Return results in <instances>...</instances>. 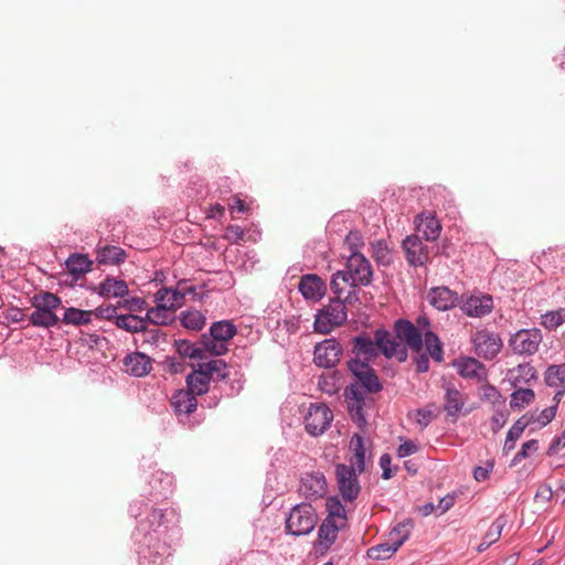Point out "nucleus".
I'll list each match as a JSON object with an SVG mask.
<instances>
[{"instance_id": "0eeeda50", "label": "nucleus", "mask_w": 565, "mask_h": 565, "mask_svg": "<svg viewBox=\"0 0 565 565\" xmlns=\"http://www.w3.org/2000/svg\"><path fill=\"white\" fill-rule=\"evenodd\" d=\"M342 355V347L340 342L334 339H326L315 347L313 362L316 365L324 369L334 367Z\"/></svg>"}, {"instance_id": "680f3d73", "label": "nucleus", "mask_w": 565, "mask_h": 565, "mask_svg": "<svg viewBox=\"0 0 565 565\" xmlns=\"http://www.w3.org/2000/svg\"><path fill=\"white\" fill-rule=\"evenodd\" d=\"M124 306L129 311H142L147 308L146 300L138 297L126 299Z\"/></svg>"}, {"instance_id": "79ce46f5", "label": "nucleus", "mask_w": 565, "mask_h": 565, "mask_svg": "<svg viewBox=\"0 0 565 565\" xmlns=\"http://www.w3.org/2000/svg\"><path fill=\"white\" fill-rule=\"evenodd\" d=\"M60 319L54 312L34 308L30 316V322L34 327L50 328L58 323Z\"/></svg>"}, {"instance_id": "c03bdc74", "label": "nucleus", "mask_w": 565, "mask_h": 565, "mask_svg": "<svg viewBox=\"0 0 565 565\" xmlns=\"http://www.w3.org/2000/svg\"><path fill=\"white\" fill-rule=\"evenodd\" d=\"M546 385L551 387L565 386V365H551L547 367L544 376Z\"/></svg>"}, {"instance_id": "5701e85b", "label": "nucleus", "mask_w": 565, "mask_h": 565, "mask_svg": "<svg viewBox=\"0 0 565 565\" xmlns=\"http://www.w3.org/2000/svg\"><path fill=\"white\" fill-rule=\"evenodd\" d=\"M171 405L177 414L189 415L196 409L198 401L189 390H179L172 395Z\"/></svg>"}, {"instance_id": "bf43d9fd", "label": "nucleus", "mask_w": 565, "mask_h": 565, "mask_svg": "<svg viewBox=\"0 0 565 565\" xmlns=\"http://www.w3.org/2000/svg\"><path fill=\"white\" fill-rule=\"evenodd\" d=\"M418 451V445L409 439H402L401 445L397 448V456L404 458L416 454Z\"/></svg>"}, {"instance_id": "6e6d98bb", "label": "nucleus", "mask_w": 565, "mask_h": 565, "mask_svg": "<svg viewBox=\"0 0 565 565\" xmlns=\"http://www.w3.org/2000/svg\"><path fill=\"white\" fill-rule=\"evenodd\" d=\"M504 525H505L504 518L503 516L497 518L490 525V527L487 531L483 539L486 541H488L490 544H493L494 542H497L500 539Z\"/></svg>"}, {"instance_id": "b1692460", "label": "nucleus", "mask_w": 565, "mask_h": 565, "mask_svg": "<svg viewBox=\"0 0 565 565\" xmlns=\"http://www.w3.org/2000/svg\"><path fill=\"white\" fill-rule=\"evenodd\" d=\"M512 386L520 387L529 384L536 379L535 369L530 363L519 364L516 367L510 369L507 374Z\"/></svg>"}, {"instance_id": "e433bc0d", "label": "nucleus", "mask_w": 565, "mask_h": 565, "mask_svg": "<svg viewBox=\"0 0 565 565\" xmlns=\"http://www.w3.org/2000/svg\"><path fill=\"white\" fill-rule=\"evenodd\" d=\"M412 529H413L412 520L407 519V520H404L403 522H399L388 533L387 539L393 543L391 545L396 546L398 548L408 539Z\"/></svg>"}, {"instance_id": "20e7f679", "label": "nucleus", "mask_w": 565, "mask_h": 565, "mask_svg": "<svg viewBox=\"0 0 565 565\" xmlns=\"http://www.w3.org/2000/svg\"><path fill=\"white\" fill-rule=\"evenodd\" d=\"M333 419L331 409L326 404H311L305 416V428L311 436L322 435Z\"/></svg>"}, {"instance_id": "39448f33", "label": "nucleus", "mask_w": 565, "mask_h": 565, "mask_svg": "<svg viewBox=\"0 0 565 565\" xmlns=\"http://www.w3.org/2000/svg\"><path fill=\"white\" fill-rule=\"evenodd\" d=\"M542 342L539 329H522L516 331L509 341L511 350L519 355H533Z\"/></svg>"}, {"instance_id": "a878e982", "label": "nucleus", "mask_w": 565, "mask_h": 565, "mask_svg": "<svg viewBox=\"0 0 565 565\" xmlns=\"http://www.w3.org/2000/svg\"><path fill=\"white\" fill-rule=\"evenodd\" d=\"M350 449L353 452V457L351 459L352 467L356 468L360 473L363 472L365 470L366 448L362 436L354 434L351 437Z\"/></svg>"}, {"instance_id": "cd10ccee", "label": "nucleus", "mask_w": 565, "mask_h": 565, "mask_svg": "<svg viewBox=\"0 0 565 565\" xmlns=\"http://www.w3.org/2000/svg\"><path fill=\"white\" fill-rule=\"evenodd\" d=\"M99 295L106 298H119L128 294L126 281L115 278H106L100 282Z\"/></svg>"}, {"instance_id": "ddd939ff", "label": "nucleus", "mask_w": 565, "mask_h": 565, "mask_svg": "<svg viewBox=\"0 0 565 565\" xmlns=\"http://www.w3.org/2000/svg\"><path fill=\"white\" fill-rule=\"evenodd\" d=\"M298 289L306 300L320 301L326 292V282L316 274H307L300 278Z\"/></svg>"}, {"instance_id": "7c9ffc66", "label": "nucleus", "mask_w": 565, "mask_h": 565, "mask_svg": "<svg viewBox=\"0 0 565 565\" xmlns=\"http://www.w3.org/2000/svg\"><path fill=\"white\" fill-rule=\"evenodd\" d=\"M347 287L351 288V281L345 275L344 270H338L332 275L331 281H330V288L332 292L337 296V299L342 300L341 298H344V302L350 301L351 294L353 291H348V295H345Z\"/></svg>"}, {"instance_id": "bb28decb", "label": "nucleus", "mask_w": 565, "mask_h": 565, "mask_svg": "<svg viewBox=\"0 0 565 565\" xmlns=\"http://www.w3.org/2000/svg\"><path fill=\"white\" fill-rule=\"evenodd\" d=\"M342 386V375L338 371L323 373L319 376L318 388L330 396L339 393Z\"/></svg>"}, {"instance_id": "4468645a", "label": "nucleus", "mask_w": 565, "mask_h": 565, "mask_svg": "<svg viewBox=\"0 0 565 565\" xmlns=\"http://www.w3.org/2000/svg\"><path fill=\"white\" fill-rule=\"evenodd\" d=\"M403 249L409 265L423 266L429 258L427 246L417 235H409L403 241Z\"/></svg>"}, {"instance_id": "37998d69", "label": "nucleus", "mask_w": 565, "mask_h": 565, "mask_svg": "<svg viewBox=\"0 0 565 565\" xmlns=\"http://www.w3.org/2000/svg\"><path fill=\"white\" fill-rule=\"evenodd\" d=\"M424 342L426 350L436 362H441L444 358V350L439 338L431 331L424 332Z\"/></svg>"}, {"instance_id": "864d4df0", "label": "nucleus", "mask_w": 565, "mask_h": 565, "mask_svg": "<svg viewBox=\"0 0 565 565\" xmlns=\"http://www.w3.org/2000/svg\"><path fill=\"white\" fill-rule=\"evenodd\" d=\"M203 369L206 370L211 380H225L228 375L227 365L223 360L203 362Z\"/></svg>"}, {"instance_id": "1a4fd4ad", "label": "nucleus", "mask_w": 565, "mask_h": 565, "mask_svg": "<svg viewBox=\"0 0 565 565\" xmlns=\"http://www.w3.org/2000/svg\"><path fill=\"white\" fill-rule=\"evenodd\" d=\"M349 370L355 376L356 381L363 385L364 390L370 393H376L381 391L382 385L370 366L369 361L362 360V358L352 359L349 362Z\"/></svg>"}, {"instance_id": "4c0bfd02", "label": "nucleus", "mask_w": 565, "mask_h": 565, "mask_svg": "<svg viewBox=\"0 0 565 565\" xmlns=\"http://www.w3.org/2000/svg\"><path fill=\"white\" fill-rule=\"evenodd\" d=\"M93 311L67 308L62 319L63 323L72 326H84L92 321Z\"/></svg>"}, {"instance_id": "4d7b16f0", "label": "nucleus", "mask_w": 565, "mask_h": 565, "mask_svg": "<svg viewBox=\"0 0 565 565\" xmlns=\"http://www.w3.org/2000/svg\"><path fill=\"white\" fill-rule=\"evenodd\" d=\"M539 449V444H537V440L535 439H531V440H527L525 441L520 451H518L515 454V456L513 457L512 461H511V465L512 466H516L518 463H520L523 459L527 458L530 452H535L536 450Z\"/></svg>"}, {"instance_id": "774afa93", "label": "nucleus", "mask_w": 565, "mask_h": 565, "mask_svg": "<svg viewBox=\"0 0 565 565\" xmlns=\"http://www.w3.org/2000/svg\"><path fill=\"white\" fill-rule=\"evenodd\" d=\"M455 504V497L446 495L439 500L437 509L440 513L447 512Z\"/></svg>"}, {"instance_id": "393cba45", "label": "nucleus", "mask_w": 565, "mask_h": 565, "mask_svg": "<svg viewBox=\"0 0 565 565\" xmlns=\"http://www.w3.org/2000/svg\"><path fill=\"white\" fill-rule=\"evenodd\" d=\"M327 518L324 521L345 526L347 512L338 497H330L326 502Z\"/></svg>"}, {"instance_id": "5fc2aeb1", "label": "nucleus", "mask_w": 565, "mask_h": 565, "mask_svg": "<svg viewBox=\"0 0 565 565\" xmlns=\"http://www.w3.org/2000/svg\"><path fill=\"white\" fill-rule=\"evenodd\" d=\"M565 322V311H551L542 317V324L550 330L556 329Z\"/></svg>"}, {"instance_id": "ea45409f", "label": "nucleus", "mask_w": 565, "mask_h": 565, "mask_svg": "<svg viewBox=\"0 0 565 565\" xmlns=\"http://www.w3.org/2000/svg\"><path fill=\"white\" fill-rule=\"evenodd\" d=\"M62 303V300L56 295L45 291L33 297V307L50 312H54Z\"/></svg>"}, {"instance_id": "dca6fc26", "label": "nucleus", "mask_w": 565, "mask_h": 565, "mask_svg": "<svg viewBox=\"0 0 565 565\" xmlns=\"http://www.w3.org/2000/svg\"><path fill=\"white\" fill-rule=\"evenodd\" d=\"M124 369L126 373L141 377L150 373L152 370V361L142 352H132L125 356Z\"/></svg>"}, {"instance_id": "9b49d317", "label": "nucleus", "mask_w": 565, "mask_h": 565, "mask_svg": "<svg viewBox=\"0 0 565 565\" xmlns=\"http://www.w3.org/2000/svg\"><path fill=\"white\" fill-rule=\"evenodd\" d=\"M363 385L360 382L352 383L344 391V396L348 402V408L350 415L354 422L359 424V426H364L366 424V419L363 415V406H364V391Z\"/></svg>"}, {"instance_id": "8fccbe9b", "label": "nucleus", "mask_w": 565, "mask_h": 565, "mask_svg": "<svg viewBox=\"0 0 565 565\" xmlns=\"http://www.w3.org/2000/svg\"><path fill=\"white\" fill-rule=\"evenodd\" d=\"M181 323L190 330H201L205 324V317L198 310H188L181 315Z\"/></svg>"}, {"instance_id": "4be33fe9", "label": "nucleus", "mask_w": 565, "mask_h": 565, "mask_svg": "<svg viewBox=\"0 0 565 565\" xmlns=\"http://www.w3.org/2000/svg\"><path fill=\"white\" fill-rule=\"evenodd\" d=\"M211 381L206 370L203 369V363H199L198 367L186 376L188 390L194 395L205 394Z\"/></svg>"}, {"instance_id": "aec40b11", "label": "nucleus", "mask_w": 565, "mask_h": 565, "mask_svg": "<svg viewBox=\"0 0 565 565\" xmlns=\"http://www.w3.org/2000/svg\"><path fill=\"white\" fill-rule=\"evenodd\" d=\"M185 292H181L174 288H160L154 294V302L166 310L174 312L182 307Z\"/></svg>"}, {"instance_id": "3c124183", "label": "nucleus", "mask_w": 565, "mask_h": 565, "mask_svg": "<svg viewBox=\"0 0 565 565\" xmlns=\"http://www.w3.org/2000/svg\"><path fill=\"white\" fill-rule=\"evenodd\" d=\"M393 544L388 539L386 542L369 548L367 556L373 561H384L390 558L398 548L392 546Z\"/></svg>"}, {"instance_id": "58836bf2", "label": "nucleus", "mask_w": 565, "mask_h": 565, "mask_svg": "<svg viewBox=\"0 0 565 565\" xmlns=\"http://www.w3.org/2000/svg\"><path fill=\"white\" fill-rule=\"evenodd\" d=\"M66 267L72 275L78 276L90 270L92 262L86 255L74 254L67 258Z\"/></svg>"}, {"instance_id": "338daca9", "label": "nucleus", "mask_w": 565, "mask_h": 565, "mask_svg": "<svg viewBox=\"0 0 565 565\" xmlns=\"http://www.w3.org/2000/svg\"><path fill=\"white\" fill-rule=\"evenodd\" d=\"M556 405H552L545 409H543L539 416V422L542 424V425H547L548 423H551L553 420V418L555 417L556 415Z\"/></svg>"}, {"instance_id": "c85d7f7f", "label": "nucleus", "mask_w": 565, "mask_h": 565, "mask_svg": "<svg viewBox=\"0 0 565 565\" xmlns=\"http://www.w3.org/2000/svg\"><path fill=\"white\" fill-rule=\"evenodd\" d=\"M457 372L467 379L480 377L484 372V366L473 358H463L455 363Z\"/></svg>"}, {"instance_id": "f03ea898", "label": "nucleus", "mask_w": 565, "mask_h": 565, "mask_svg": "<svg viewBox=\"0 0 565 565\" xmlns=\"http://www.w3.org/2000/svg\"><path fill=\"white\" fill-rule=\"evenodd\" d=\"M317 514L311 504L295 505L286 519V530L295 536L309 534L316 526Z\"/></svg>"}, {"instance_id": "49530a36", "label": "nucleus", "mask_w": 565, "mask_h": 565, "mask_svg": "<svg viewBox=\"0 0 565 565\" xmlns=\"http://www.w3.org/2000/svg\"><path fill=\"white\" fill-rule=\"evenodd\" d=\"M372 255L377 264L387 266L392 263V253L387 244L383 239H377L371 243Z\"/></svg>"}, {"instance_id": "6e6552de", "label": "nucleus", "mask_w": 565, "mask_h": 565, "mask_svg": "<svg viewBox=\"0 0 565 565\" xmlns=\"http://www.w3.org/2000/svg\"><path fill=\"white\" fill-rule=\"evenodd\" d=\"M472 342L478 356L486 360L494 359L500 353L503 345L501 338L497 333L488 330L477 331L472 337Z\"/></svg>"}, {"instance_id": "2eb2a0df", "label": "nucleus", "mask_w": 565, "mask_h": 565, "mask_svg": "<svg viewBox=\"0 0 565 565\" xmlns=\"http://www.w3.org/2000/svg\"><path fill=\"white\" fill-rule=\"evenodd\" d=\"M396 337L405 342L413 351L419 353L423 348L420 330L408 320L399 319L395 322Z\"/></svg>"}, {"instance_id": "0e129e2a", "label": "nucleus", "mask_w": 565, "mask_h": 565, "mask_svg": "<svg viewBox=\"0 0 565 565\" xmlns=\"http://www.w3.org/2000/svg\"><path fill=\"white\" fill-rule=\"evenodd\" d=\"M492 469H493V463L492 462H488L486 467L478 466L473 470V478L478 482L486 481L489 478L490 472L492 471Z\"/></svg>"}, {"instance_id": "e2e57ef3", "label": "nucleus", "mask_w": 565, "mask_h": 565, "mask_svg": "<svg viewBox=\"0 0 565 565\" xmlns=\"http://www.w3.org/2000/svg\"><path fill=\"white\" fill-rule=\"evenodd\" d=\"M507 414L503 411H497L491 418V428L498 433L507 423Z\"/></svg>"}, {"instance_id": "f704fd0d", "label": "nucleus", "mask_w": 565, "mask_h": 565, "mask_svg": "<svg viewBox=\"0 0 565 565\" xmlns=\"http://www.w3.org/2000/svg\"><path fill=\"white\" fill-rule=\"evenodd\" d=\"M201 347L205 356L206 354L218 356L228 351V344L223 340H217L215 335H212L211 333L209 335H203Z\"/></svg>"}, {"instance_id": "603ef678", "label": "nucleus", "mask_w": 565, "mask_h": 565, "mask_svg": "<svg viewBox=\"0 0 565 565\" xmlns=\"http://www.w3.org/2000/svg\"><path fill=\"white\" fill-rule=\"evenodd\" d=\"M535 398L534 391L531 388H519L511 394L510 406L512 408H524Z\"/></svg>"}, {"instance_id": "a19ab883", "label": "nucleus", "mask_w": 565, "mask_h": 565, "mask_svg": "<svg viewBox=\"0 0 565 565\" xmlns=\"http://www.w3.org/2000/svg\"><path fill=\"white\" fill-rule=\"evenodd\" d=\"M210 332L215 335L217 340H223L228 344V341L236 334V327L228 320L214 322L210 327Z\"/></svg>"}, {"instance_id": "7ed1b4c3", "label": "nucleus", "mask_w": 565, "mask_h": 565, "mask_svg": "<svg viewBox=\"0 0 565 565\" xmlns=\"http://www.w3.org/2000/svg\"><path fill=\"white\" fill-rule=\"evenodd\" d=\"M344 271L351 281V289L353 290H355L359 285L369 286L372 282V266L364 255L358 250H353L348 257L347 270Z\"/></svg>"}, {"instance_id": "c9c22d12", "label": "nucleus", "mask_w": 565, "mask_h": 565, "mask_svg": "<svg viewBox=\"0 0 565 565\" xmlns=\"http://www.w3.org/2000/svg\"><path fill=\"white\" fill-rule=\"evenodd\" d=\"M353 351L356 358H362L366 361H370L372 358L376 355L375 341L371 340L367 337H356L354 339Z\"/></svg>"}, {"instance_id": "a211bd4d", "label": "nucleus", "mask_w": 565, "mask_h": 565, "mask_svg": "<svg viewBox=\"0 0 565 565\" xmlns=\"http://www.w3.org/2000/svg\"><path fill=\"white\" fill-rule=\"evenodd\" d=\"M427 298L429 303L440 311H446L454 308L458 301L457 294L447 287L431 288Z\"/></svg>"}, {"instance_id": "f8f14e48", "label": "nucleus", "mask_w": 565, "mask_h": 565, "mask_svg": "<svg viewBox=\"0 0 565 565\" xmlns=\"http://www.w3.org/2000/svg\"><path fill=\"white\" fill-rule=\"evenodd\" d=\"M374 338L376 350L379 349L386 358H396L399 362L407 359L406 348L396 342L386 330H376Z\"/></svg>"}, {"instance_id": "13d9d810", "label": "nucleus", "mask_w": 565, "mask_h": 565, "mask_svg": "<svg viewBox=\"0 0 565 565\" xmlns=\"http://www.w3.org/2000/svg\"><path fill=\"white\" fill-rule=\"evenodd\" d=\"M93 315H95L97 318L106 320H116V318L119 317V315H117V307L111 305L99 306L93 311Z\"/></svg>"}, {"instance_id": "69168bd1", "label": "nucleus", "mask_w": 565, "mask_h": 565, "mask_svg": "<svg viewBox=\"0 0 565 565\" xmlns=\"http://www.w3.org/2000/svg\"><path fill=\"white\" fill-rule=\"evenodd\" d=\"M392 459L391 456L384 454L380 458V466L383 470V478L391 479L394 476V471L391 469Z\"/></svg>"}, {"instance_id": "412c9836", "label": "nucleus", "mask_w": 565, "mask_h": 565, "mask_svg": "<svg viewBox=\"0 0 565 565\" xmlns=\"http://www.w3.org/2000/svg\"><path fill=\"white\" fill-rule=\"evenodd\" d=\"M343 526L338 524L323 521L318 531V540L316 544V552L323 554L326 553L330 546L335 542L338 537V532Z\"/></svg>"}, {"instance_id": "052dcab7", "label": "nucleus", "mask_w": 565, "mask_h": 565, "mask_svg": "<svg viewBox=\"0 0 565 565\" xmlns=\"http://www.w3.org/2000/svg\"><path fill=\"white\" fill-rule=\"evenodd\" d=\"M224 237L231 243H238L244 238V230L238 225H228L225 230Z\"/></svg>"}, {"instance_id": "09e8293b", "label": "nucleus", "mask_w": 565, "mask_h": 565, "mask_svg": "<svg viewBox=\"0 0 565 565\" xmlns=\"http://www.w3.org/2000/svg\"><path fill=\"white\" fill-rule=\"evenodd\" d=\"M177 352L183 358L204 359L203 349L188 340H179L175 342Z\"/></svg>"}, {"instance_id": "2f4dec72", "label": "nucleus", "mask_w": 565, "mask_h": 565, "mask_svg": "<svg viewBox=\"0 0 565 565\" xmlns=\"http://www.w3.org/2000/svg\"><path fill=\"white\" fill-rule=\"evenodd\" d=\"M125 250L118 246H104L97 253L98 263L106 265H118L125 260Z\"/></svg>"}, {"instance_id": "c756f323", "label": "nucleus", "mask_w": 565, "mask_h": 565, "mask_svg": "<svg viewBox=\"0 0 565 565\" xmlns=\"http://www.w3.org/2000/svg\"><path fill=\"white\" fill-rule=\"evenodd\" d=\"M159 548L166 551L164 546H161L159 540L152 533L145 534L143 542H140L138 553L148 559L150 563L157 562V555L160 554Z\"/></svg>"}, {"instance_id": "a18cd8bd", "label": "nucleus", "mask_w": 565, "mask_h": 565, "mask_svg": "<svg viewBox=\"0 0 565 565\" xmlns=\"http://www.w3.org/2000/svg\"><path fill=\"white\" fill-rule=\"evenodd\" d=\"M527 424H529L527 420H525L524 418H519L512 425V427L509 429V431L507 434V438H505L504 446H503L504 451H510V450L514 449L515 441L521 437V435L523 434Z\"/></svg>"}, {"instance_id": "72a5a7b5", "label": "nucleus", "mask_w": 565, "mask_h": 565, "mask_svg": "<svg viewBox=\"0 0 565 565\" xmlns=\"http://www.w3.org/2000/svg\"><path fill=\"white\" fill-rule=\"evenodd\" d=\"M116 326L129 332H139L146 330L147 321L136 315H119Z\"/></svg>"}, {"instance_id": "6ab92c4d", "label": "nucleus", "mask_w": 565, "mask_h": 565, "mask_svg": "<svg viewBox=\"0 0 565 565\" xmlns=\"http://www.w3.org/2000/svg\"><path fill=\"white\" fill-rule=\"evenodd\" d=\"M417 232L422 233L427 241H436L441 232L439 220L430 212L419 214L415 221Z\"/></svg>"}, {"instance_id": "f257e3e1", "label": "nucleus", "mask_w": 565, "mask_h": 565, "mask_svg": "<svg viewBox=\"0 0 565 565\" xmlns=\"http://www.w3.org/2000/svg\"><path fill=\"white\" fill-rule=\"evenodd\" d=\"M348 318L345 302L332 299L315 316L313 329L321 334H328L337 327L342 326Z\"/></svg>"}, {"instance_id": "423d86ee", "label": "nucleus", "mask_w": 565, "mask_h": 565, "mask_svg": "<svg viewBox=\"0 0 565 565\" xmlns=\"http://www.w3.org/2000/svg\"><path fill=\"white\" fill-rule=\"evenodd\" d=\"M356 468L339 463L335 466V477L339 491L347 501H353L360 493L361 487Z\"/></svg>"}, {"instance_id": "f3484780", "label": "nucleus", "mask_w": 565, "mask_h": 565, "mask_svg": "<svg viewBox=\"0 0 565 565\" xmlns=\"http://www.w3.org/2000/svg\"><path fill=\"white\" fill-rule=\"evenodd\" d=\"M460 308L467 316L482 317L491 312L493 301L490 296L472 295L462 301Z\"/></svg>"}, {"instance_id": "9d476101", "label": "nucleus", "mask_w": 565, "mask_h": 565, "mask_svg": "<svg viewBox=\"0 0 565 565\" xmlns=\"http://www.w3.org/2000/svg\"><path fill=\"white\" fill-rule=\"evenodd\" d=\"M328 491L326 477L320 471L307 472L300 480L299 492L308 500L324 497Z\"/></svg>"}, {"instance_id": "de8ad7c7", "label": "nucleus", "mask_w": 565, "mask_h": 565, "mask_svg": "<svg viewBox=\"0 0 565 565\" xmlns=\"http://www.w3.org/2000/svg\"><path fill=\"white\" fill-rule=\"evenodd\" d=\"M172 313L169 310L163 309L156 303L153 308L147 309L146 318L147 322H151L157 326L168 324L172 320Z\"/></svg>"}, {"instance_id": "473e14b6", "label": "nucleus", "mask_w": 565, "mask_h": 565, "mask_svg": "<svg viewBox=\"0 0 565 565\" xmlns=\"http://www.w3.org/2000/svg\"><path fill=\"white\" fill-rule=\"evenodd\" d=\"M463 404L462 394L454 387H447L445 396V411L447 414L449 416H457L462 409Z\"/></svg>"}]
</instances>
